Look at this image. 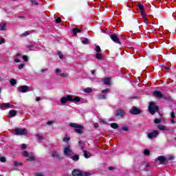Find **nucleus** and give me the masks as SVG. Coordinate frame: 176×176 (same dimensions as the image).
<instances>
[{"instance_id":"obj_1","label":"nucleus","mask_w":176,"mask_h":176,"mask_svg":"<svg viewBox=\"0 0 176 176\" xmlns=\"http://www.w3.org/2000/svg\"><path fill=\"white\" fill-rule=\"evenodd\" d=\"M70 127H73L74 129V131L77 133V134H82L83 130V126L79 125L76 123H70Z\"/></svg>"},{"instance_id":"obj_2","label":"nucleus","mask_w":176,"mask_h":176,"mask_svg":"<svg viewBox=\"0 0 176 176\" xmlns=\"http://www.w3.org/2000/svg\"><path fill=\"white\" fill-rule=\"evenodd\" d=\"M63 154L67 157H71L74 155V151L71 148V146L67 145L65 146L63 150Z\"/></svg>"},{"instance_id":"obj_3","label":"nucleus","mask_w":176,"mask_h":176,"mask_svg":"<svg viewBox=\"0 0 176 176\" xmlns=\"http://www.w3.org/2000/svg\"><path fill=\"white\" fill-rule=\"evenodd\" d=\"M157 111H159V107L156 106L155 102H151L148 107V111L150 112V113H151V115H155V113L157 112Z\"/></svg>"},{"instance_id":"obj_4","label":"nucleus","mask_w":176,"mask_h":176,"mask_svg":"<svg viewBox=\"0 0 176 176\" xmlns=\"http://www.w3.org/2000/svg\"><path fill=\"white\" fill-rule=\"evenodd\" d=\"M15 135H25L27 134V129H19L16 128L14 130Z\"/></svg>"},{"instance_id":"obj_5","label":"nucleus","mask_w":176,"mask_h":176,"mask_svg":"<svg viewBox=\"0 0 176 176\" xmlns=\"http://www.w3.org/2000/svg\"><path fill=\"white\" fill-rule=\"evenodd\" d=\"M72 174L74 176H89L90 175V173L85 172L82 173V172L78 169L73 170Z\"/></svg>"},{"instance_id":"obj_6","label":"nucleus","mask_w":176,"mask_h":176,"mask_svg":"<svg viewBox=\"0 0 176 176\" xmlns=\"http://www.w3.org/2000/svg\"><path fill=\"white\" fill-rule=\"evenodd\" d=\"M157 135H159V131L157 130H154L151 133L147 134V137L150 140H152V138H156Z\"/></svg>"},{"instance_id":"obj_7","label":"nucleus","mask_w":176,"mask_h":176,"mask_svg":"<svg viewBox=\"0 0 176 176\" xmlns=\"http://www.w3.org/2000/svg\"><path fill=\"white\" fill-rule=\"evenodd\" d=\"M67 101H72V96L67 95V96H63L60 99L61 104H65Z\"/></svg>"},{"instance_id":"obj_8","label":"nucleus","mask_w":176,"mask_h":176,"mask_svg":"<svg viewBox=\"0 0 176 176\" xmlns=\"http://www.w3.org/2000/svg\"><path fill=\"white\" fill-rule=\"evenodd\" d=\"M28 89H30V87L27 85L21 86L18 87V91H19V93H27V91H28Z\"/></svg>"},{"instance_id":"obj_9","label":"nucleus","mask_w":176,"mask_h":176,"mask_svg":"<svg viewBox=\"0 0 176 176\" xmlns=\"http://www.w3.org/2000/svg\"><path fill=\"white\" fill-rule=\"evenodd\" d=\"M116 115L118 118H124L126 112L124 110L118 109L116 111Z\"/></svg>"},{"instance_id":"obj_10","label":"nucleus","mask_w":176,"mask_h":176,"mask_svg":"<svg viewBox=\"0 0 176 176\" xmlns=\"http://www.w3.org/2000/svg\"><path fill=\"white\" fill-rule=\"evenodd\" d=\"M52 157H56V159H58V160H63V157L60 154H58V152L57 151H54L52 153Z\"/></svg>"},{"instance_id":"obj_11","label":"nucleus","mask_w":176,"mask_h":176,"mask_svg":"<svg viewBox=\"0 0 176 176\" xmlns=\"http://www.w3.org/2000/svg\"><path fill=\"white\" fill-rule=\"evenodd\" d=\"M130 113H132V115H140V113H141V111L137 109V107H133L130 110Z\"/></svg>"},{"instance_id":"obj_12","label":"nucleus","mask_w":176,"mask_h":176,"mask_svg":"<svg viewBox=\"0 0 176 176\" xmlns=\"http://www.w3.org/2000/svg\"><path fill=\"white\" fill-rule=\"evenodd\" d=\"M10 107V103H3L0 104V109L2 111H5V109H8Z\"/></svg>"},{"instance_id":"obj_13","label":"nucleus","mask_w":176,"mask_h":176,"mask_svg":"<svg viewBox=\"0 0 176 176\" xmlns=\"http://www.w3.org/2000/svg\"><path fill=\"white\" fill-rule=\"evenodd\" d=\"M110 37L111 39H112V41H113V42H115L116 43H120V41L119 40V38L116 34H111Z\"/></svg>"},{"instance_id":"obj_14","label":"nucleus","mask_w":176,"mask_h":176,"mask_svg":"<svg viewBox=\"0 0 176 176\" xmlns=\"http://www.w3.org/2000/svg\"><path fill=\"white\" fill-rule=\"evenodd\" d=\"M153 96L157 97V98H162V97H163V94H162V93L159 91H155L153 92Z\"/></svg>"},{"instance_id":"obj_15","label":"nucleus","mask_w":176,"mask_h":176,"mask_svg":"<svg viewBox=\"0 0 176 176\" xmlns=\"http://www.w3.org/2000/svg\"><path fill=\"white\" fill-rule=\"evenodd\" d=\"M20 57H21V54H16L14 56V63H20Z\"/></svg>"},{"instance_id":"obj_16","label":"nucleus","mask_w":176,"mask_h":176,"mask_svg":"<svg viewBox=\"0 0 176 176\" xmlns=\"http://www.w3.org/2000/svg\"><path fill=\"white\" fill-rule=\"evenodd\" d=\"M6 23L5 22H2L0 23V31H6Z\"/></svg>"},{"instance_id":"obj_17","label":"nucleus","mask_w":176,"mask_h":176,"mask_svg":"<svg viewBox=\"0 0 176 176\" xmlns=\"http://www.w3.org/2000/svg\"><path fill=\"white\" fill-rule=\"evenodd\" d=\"M71 159L74 160V162H78L79 160V155H75L70 156Z\"/></svg>"},{"instance_id":"obj_18","label":"nucleus","mask_w":176,"mask_h":176,"mask_svg":"<svg viewBox=\"0 0 176 176\" xmlns=\"http://www.w3.org/2000/svg\"><path fill=\"white\" fill-rule=\"evenodd\" d=\"M80 101V98L76 96L74 98V96H72V100H71L72 102H79Z\"/></svg>"},{"instance_id":"obj_19","label":"nucleus","mask_w":176,"mask_h":176,"mask_svg":"<svg viewBox=\"0 0 176 176\" xmlns=\"http://www.w3.org/2000/svg\"><path fill=\"white\" fill-rule=\"evenodd\" d=\"M9 116L10 118H13L16 116V111L14 110H10L9 112Z\"/></svg>"},{"instance_id":"obj_20","label":"nucleus","mask_w":176,"mask_h":176,"mask_svg":"<svg viewBox=\"0 0 176 176\" xmlns=\"http://www.w3.org/2000/svg\"><path fill=\"white\" fill-rule=\"evenodd\" d=\"M157 129H159V130H162V131H164V130H167L166 126L164 125H157Z\"/></svg>"},{"instance_id":"obj_21","label":"nucleus","mask_w":176,"mask_h":176,"mask_svg":"<svg viewBox=\"0 0 176 176\" xmlns=\"http://www.w3.org/2000/svg\"><path fill=\"white\" fill-rule=\"evenodd\" d=\"M83 91L85 93H92L93 92V89H91L90 87H87L85 89H84Z\"/></svg>"},{"instance_id":"obj_22","label":"nucleus","mask_w":176,"mask_h":176,"mask_svg":"<svg viewBox=\"0 0 176 176\" xmlns=\"http://www.w3.org/2000/svg\"><path fill=\"white\" fill-rule=\"evenodd\" d=\"M158 160L160 162V163H164V162H166V157L161 155L158 157Z\"/></svg>"},{"instance_id":"obj_23","label":"nucleus","mask_w":176,"mask_h":176,"mask_svg":"<svg viewBox=\"0 0 176 176\" xmlns=\"http://www.w3.org/2000/svg\"><path fill=\"white\" fill-rule=\"evenodd\" d=\"M98 98V100H105L107 99V95L99 94Z\"/></svg>"},{"instance_id":"obj_24","label":"nucleus","mask_w":176,"mask_h":176,"mask_svg":"<svg viewBox=\"0 0 176 176\" xmlns=\"http://www.w3.org/2000/svg\"><path fill=\"white\" fill-rule=\"evenodd\" d=\"M73 32H74V36H76L77 34H78V32H81V31H80V30L78 29V28H74V29H73Z\"/></svg>"},{"instance_id":"obj_25","label":"nucleus","mask_w":176,"mask_h":176,"mask_svg":"<svg viewBox=\"0 0 176 176\" xmlns=\"http://www.w3.org/2000/svg\"><path fill=\"white\" fill-rule=\"evenodd\" d=\"M104 85H109V83H111V78H106L104 79Z\"/></svg>"},{"instance_id":"obj_26","label":"nucleus","mask_w":176,"mask_h":176,"mask_svg":"<svg viewBox=\"0 0 176 176\" xmlns=\"http://www.w3.org/2000/svg\"><path fill=\"white\" fill-rule=\"evenodd\" d=\"M81 42L82 43H83V45H87L89 43V39H87V38H82Z\"/></svg>"},{"instance_id":"obj_27","label":"nucleus","mask_w":176,"mask_h":176,"mask_svg":"<svg viewBox=\"0 0 176 176\" xmlns=\"http://www.w3.org/2000/svg\"><path fill=\"white\" fill-rule=\"evenodd\" d=\"M59 76H60L61 78H68V73H61L60 74H59Z\"/></svg>"},{"instance_id":"obj_28","label":"nucleus","mask_w":176,"mask_h":176,"mask_svg":"<svg viewBox=\"0 0 176 176\" xmlns=\"http://www.w3.org/2000/svg\"><path fill=\"white\" fill-rule=\"evenodd\" d=\"M28 50L31 51V50H35V49H36V47L34 46V45H28Z\"/></svg>"},{"instance_id":"obj_29","label":"nucleus","mask_w":176,"mask_h":176,"mask_svg":"<svg viewBox=\"0 0 176 176\" xmlns=\"http://www.w3.org/2000/svg\"><path fill=\"white\" fill-rule=\"evenodd\" d=\"M96 58H98V60H102V54L101 53H97L96 55Z\"/></svg>"},{"instance_id":"obj_30","label":"nucleus","mask_w":176,"mask_h":176,"mask_svg":"<svg viewBox=\"0 0 176 176\" xmlns=\"http://www.w3.org/2000/svg\"><path fill=\"white\" fill-rule=\"evenodd\" d=\"M61 72H62V71L60 69H56L55 70V74H56V75H58V76H60V75H61Z\"/></svg>"},{"instance_id":"obj_31","label":"nucleus","mask_w":176,"mask_h":176,"mask_svg":"<svg viewBox=\"0 0 176 176\" xmlns=\"http://www.w3.org/2000/svg\"><path fill=\"white\" fill-rule=\"evenodd\" d=\"M84 152V156L86 159H89V157H90V155H89V153H87V151L83 150Z\"/></svg>"},{"instance_id":"obj_32","label":"nucleus","mask_w":176,"mask_h":176,"mask_svg":"<svg viewBox=\"0 0 176 176\" xmlns=\"http://www.w3.org/2000/svg\"><path fill=\"white\" fill-rule=\"evenodd\" d=\"M14 166H15V167H19V166H23V164L17 161H14Z\"/></svg>"},{"instance_id":"obj_33","label":"nucleus","mask_w":176,"mask_h":176,"mask_svg":"<svg viewBox=\"0 0 176 176\" xmlns=\"http://www.w3.org/2000/svg\"><path fill=\"white\" fill-rule=\"evenodd\" d=\"M111 127H112V129H118L119 127V125H118L117 123H111Z\"/></svg>"},{"instance_id":"obj_34","label":"nucleus","mask_w":176,"mask_h":176,"mask_svg":"<svg viewBox=\"0 0 176 176\" xmlns=\"http://www.w3.org/2000/svg\"><path fill=\"white\" fill-rule=\"evenodd\" d=\"M138 8H139L140 12H144L145 8H144V6L142 4H139Z\"/></svg>"},{"instance_id":"obj_35","label":"nucleus","mask_w":176,"mask_h":176,"mask_svg":"<svg viewBox=\"0 0 176 176\" xmlns=\"http://www.w3.org/2000/svg\"><path fill=\"white\" fill-rule=\"evenodd\" d=\"M36 138H38V140H39L40 141H42V140H44L45 138L43 137V135H41V134H37L36 135Z\"/></svg>"},{"instance_id":"obj_36","label":"nucleus","mask_w":176,"mask_h":176,"mask_svg":"<svg viewBox=\"0 0 176 176\" xmlns=\"http://www.w3.org/2000/svg\"><path fill=\"white\" fill-rule=\"evenodd\" d=\"M10 82L12 86H14V85L17 84V82H16V80L14 78L11 79Z\"/></svg>"},{"instance_id":"obj_37","label":"nucleus","mask_w":176,"mask_h":176,"mask_svg":"<svg viewBox=\"0 0 176 176\" xmlns=\"http://www.w3.org/2000/svg\"><path fill=\"white\" fill-rule=\"evenodd\" d=\"M162 122V119L160 118H157L155 120H154V123H155V124H159V123Z\"/></svg>"},{"instance_id":"obj_38","label":"nucleus","mask_w":176,"mask_h":176,"mask_svg":"<svg viewBox=\"0 0 176 176\" xmlns=\"http://www.w3.org/2000/svg\"><path fill=\"white\" fill-rule=\"evenodd\" d=\"M28 162H34L35 160V157L34 156H30L27 159Z\"/></svg>"},{"instance_id":"obj_39","label":"nucleus","mask_w":176,"mask_h":176,"mask_svg":"<svg viewBox=\"0 0 176 176\" xmlns=\"http://www.w3.org/2000/svg\"><path fill=\"white\" fill-rule=\"evenodd\" d=\"M69 140H70L69 137H68V135H66L63 139V142H68Z\"/></svg>"},{"instance_id":"obj_40","label":"nucleus","mask_w":176,"mask_h":176,"mask_svg":"<svg viewBox=\"0 0 176 176\" xmlns=\"http://www.w3.org/2000/svg\"><path fill=\"white\" fill-rule=\"evenodd\" d=\"M151 153V151H149V150L148 149H145L144 151V154L146 155V156H148V155H149Z\"/></svg>"},{"instance_id":"obj_41","label":"nucleus","mask_w":176,"mask_h":176,"mask_svg":"<svg viewBox=\"0 0 176 176\" xmlns=\"http://www.w3.org/2000/svg\"><path fill=\"white\" fill-rule=\"evenodd\" d=\"M0 162H1V163H6V158L5 157H0Z\"/></svg>"},{"instance_id":"obj_42","label":"nucleus","mask_w":176,"mask_h":176,"mask_svg":"<svg viewBox=\"0 0 176 176\" xmlns=\"http://www.w3.org/2000/svg\"><path fill=\"white\" fill-rule=\"evenodd\" d=\"M95 50L96 52H97V53H100V52H101V48L100 47L99 45H97Z\"/></svg>"},{"instance_id":"obj_43","label":"nucleus","mask_w":176,"mask_h":176,"mask_svg":"<svg viewBox=\"0 0 176 176\" xmlns=\"http://www.w3.org/2000/svg\"><path fill=\"white\" fill-rule=\"evenodd\" d=\"M24 67H25V64H21L18 66V69H23V68H24Z\"/></svg>"},{"instance_id":"obj_44","label":"nucleus","mask_w":176,"mask_h":176,"mask_svg":"<svg viewBox=\"0 0 176 176\" xmlns=\"http://www.w3.org/2000/svg\"><path fill=\"white\" fill-rule=\"evenodd\" d=\"M58 56L59 57V58H63L64 57V55L63 54V53L58 52Z\"/></svg>"},{"instance_id":"obj_45","label":"nucleus","mask_w":176,"mask_h":176,"mask_svg":"<svg viewBox=\"0 0 176 176\" xmlns=\"http://www.w3.org/2000/svg\"><path fill=\"white\" fill-rule=\"evenodd\" d=\"M22 155H23V156H25V157H28V152H27V151H23L22 153Z\"/></svg>"},{"instance_id":"obj_46","label":"nucleus","mask_w":176,"mask_h":176,"mask_svg":"<svg viewBox=\"0 0 176 176\" xmlns=\"http://www.w3.org/2000/svg\"><path fill=\"white\" fill-rule=\"evenodd\" d=\"M30 35V33L28 32H25L21 34V36H28Z\"/></svg>"},{"instance_id":"obj_47","label":"nucleus","mask_w":176,"mask_h":176,"mask_svg":"<svg viewBox=\"0 0 176 176\" xmlns=\"http://www.w3.org/2000/svg\"><path fill=\"white\" fill-rule=\"evenodd\" d=\"M141 14H142V17H143V19H145V17H146V14H145V11H142Z\"/></svg>"},{"instance_id":"obj_48","label":"nucleus","mask_w":176,"mask_h":176,"mask_svg":"<svg viewBox=\"0 0 176 176\" xmlns=\"http://www.w3.org/2000/svg\"><path fill=\"white\" fill-rule=\"evenodd\" d=\"M32 5H38V1L36 0H30Z\"/></svg>"},{"instance_id":"obj_49","label":"nucleus","mask_w":176,"mask_h":176,"mask_svg":"<svg viewBox=\"0 0 176 176\" xmlns=\"http://www.w3.org/2000/svg\"><path fill=\"white\" fill-rule=\"evenodd\" d=\"M22 58L24 60V61H28V57L27 56H23Z\"/></svg>"},{"instance_id":"obj_50","label":"nucleus","mask_w":176,"mask_h":176,"mask_svg":"<svg viewBox=\"0 0 176 176\" xmlns=\"http://www.w3.org/2000/svg\"><path fill=\"white\" fill-rule=\"evenodd\" d=\"M170 116L172 119H174V118H175V113L174 111H172L170 113Z\"/></svg>"},{"instance_id":"obj_51","label":"nucleus","mask_w":176,"mask_h":176,"mask_svg":"<svg viewBox=\"0 0 176 176\" xmlns=\"http://www.w3.org/2000/svg\"><path fill=\"white\" fill-rule=\"evenodd\" d=\"M36 176H46V175H45V174L42 173H36Z\"/></svg>"},{"instance_id":"obj_52","label":"nucleus","mask_w":176,"mask_h":176,"mask_svg":"<svg viewBox=\"0 0 176 176\" xmlns=\"http://www.w3.org/2000/svg\"><path fill=\"white\" fill-rule=\"evenodd\" d=\"M54 123V121H48V122H47V124L48 126H52V124H53Z\"/></svg>"},{"instance_id":"obj_53","label":"nucleus","mask_w":176,"mask_h":176,"mask_svg":"<svg viewBox=\"0 0 176 176\" xmlns=\"http://www.w3.org/2000/svg\"><path fill=\"white\" fill-rule=\"evenodd\" d=\"M56 23H61V18H58L56 19Z\"/></svg>"},{"instance_id":"obj_54","label":"nucleus","mask_w":176,"mask_h":176,"mask_svg":"<svg viewBox=\"0 0 176 176\" xmlns=\"http://www.w3.org/2000/svg\"><path fill=\"white\" fill-rule=\"evenodd\" d=\"M122 130H123L124 131H129V128H127V126H123V127H122Z\"/></svg>"},{"instance_id":"obj_55","label":"nucleus","mask_w":176,"mask_h":176,"mask_svg":"<svg viewBox=\"0 0 176 176\" xmlns=\"http://www.w3.org/2000/svg\"><path fill=\"white\" fill-rule=\"evenodd\" d=\"M2 43H5V38H2L0 41V45H2Z\"/></svg>"},{"instance_id":"obj_56","label":"nucleus","mask_w":176,"mask_h":176,"mask_svg":"<svg viewBox=\"0 0 176 176\" xmlns=\"http://www.w3.org/2000/svg\"><path fill=\"white\" fill-rule=\"evenodd\" d=\"M109 89H106L102 91V93H109Z\"/></svg>"},{"instance_id":"obj_57","label":"nucleus","mask_w":176,"mask_h":176,"mask_svg":"<svg viewBox=\"0 0 176 176\" xmlns=\"http://www.w3.org/2000/svg\"><path fill=\"white\" fill-rule=\"evenodd\" d=\"M21 148H22V149H25V148H27V144H23L21 145Z\"/></svg>"},{"instance_id":"obj_58","label":"nucleus","mask_w":176,"mask_h":176,"mask_svg":"<svg viewBox=\"0 0 176 176\" xmlns=\"http://www.w3.org/2000/svg\"><path fill=\"white\" fill-rule=\"evenodd\" d=\"M47 72V69H41V72H42L43 74H45V72Z\"/></svg>"},{"instance_id":"obj_59","label":"nucleus","mask_w":176,"mask_h":176,"mask_svg":"<svg viewBox=\"0 0 176 176\" xmlns=\"http://www.w3.org/2000/svg\"><path fill=\"white\" fill-rule=\"evenodd\" d=\"M173 159H174V156L170 155L168 157V160H173Z\"/></svg>"},{"instance_id":"obj_60","label":"nucleus","mask_w":176,"mask_h":176,"mask_svg":"<svg viewBox=\"0 0 176 176\" xmlns=\"http://www.w3.org/2000/svg\"><path fill=\"white\" fill-rule=\"evenodd\" d=\"M170 122H171V123L174 124V123H175V120H174V118H172L170 120Z\"/></svg>"},{"instance_id":"obj_61","label":"nucleus","mask_w":176,"mask_h":176,"mask_svg":"<svg viewBox=\"0 0 176 176\" xmlns=\"http://www.w3.org/2000/svg\"><path fill=\"white\" fill-rule=\"evenodd\" d=\"M164 68H165L166 71H168L170 69V67H164Z\"/></svg>"},{"instance_id":"obj_62","label":"nucleus","mask_w":176,"mask_h":176,"mask_svg":"<svg viewBox=\"0 0 176 176\" xmlns=\"http://www.w3.org/2000/svg\"><path fill=\"white\" fill-rule=\"evenodd\" d=\"M94 127L95 129H98V124H95Z\"/></svg>"},{"instance_id":"obj_63","label":"nucleus","mask_w":176,"mask_h":176,"mask_svg":"<svg viewBox=\"0 0 176 176\" xmlns=\"http://www.w3.org/2000/svg\"><path fill=\"white\" fill-rule=\"evenodd\" d=\"M101 123H103L104 124H105L107 123V121L102 120H101Z\"/></svg>"},{"instance_id":"obj_64","label":"nucleus","mask_w":176,"mask_h":176,"mask_svg":"<svg viewBox=\"0 0 176 176\" xmlns=\"http://www.w3.org/2000/svg\"><path fill=\"white\" fill-rule=\"evenodd\" d=\"M36 101H41V98L37 97V98H36Z\"/></svg>"}]
</instances>
